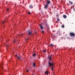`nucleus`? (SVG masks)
Listing matches in <instances>:
<instances>
[{
  "label": "nucleus",
  "mask_w": 75,
  "mask_h": 75,
  "mask_svg": "<svg viewBox=\"0 0 75 75\" xmlns=\"http://www.w3.org/2000/svg\"><path fill=\"white\" fill-rule=\"evenodd\" d=\"M44 31H42V33H44Z\"/></svg>",
  "instance_id": "28"
},
{
  "label": "nucleus",
  "mask_w": 75,
  "mask_h": 75,
  "mask_svg": "<svg viewBox=\"0 0 75 75\" xmlns=\"http://www.w3.org/2000/svg\"><path fill=\"white\" fill-rule=\"evenodd\" d=\"M50 1H47V4H50Z\"/></svg>",
  "instance_id": "8"
},
{
  "label": "nucleus",
  "mask_w": 75,
  "mask_h": 75,
  "mask_svg": "<svg viewBox=\"0 0 75 75\" xmlns=\"http://www.w3.org/2000/svg\"><path fill=\"white\" fill-rule=\"evenodd\" d=\"M43 52H46V50H44L43 51Z\"/></svg>",
  "instance_id": "18"
},
{
  "label": "nucleus",
  "mask_w": 75,
  "mask_h": 75,
  "mask_svg": "<svg viewBox=\"0 0 75 75\" xmlns=\"http://www.w3.org/2000/svg\"><path fill=\"white\" fill-rule=\"evenodd\" d=\"M50 47H52L53 46H54V45L52 44H51L50 45Z\"/></svg>",
  "instance_id": "16"
},
{
  "label": "nucleus",
  "mask_w": 75,
  "mask_h": 75,
  "mask_svg": "<svg viewBox=\"0 0 75 75\" xmlns=\"http://www.w3.org/2000/svg\"><path fill=\"white\" fill-rule=\"evenodd\" d=\"M26 71L27 72H28V71H29L28 70H26Z\"/></svg>",
  "instance_id": "25"
},
{
  "label": "nucleus",
  "mask_w": 75,
  "mask_h": 75,
  "mask_svg": "<svg viewBox=\"0 0 75 75\" xmlns=\"http://www.w3.org/2000/svg\"><path fill=\"white\" fill-rule=\"evenodd\" d=\"M63 17H64L65 18H67V16L65 15H64L63 16Z\"/></svg>",
  "instance_id": "12"
},
{
  "label": "nucleus",
  "mask_w": 75,
  "mask_h": 75,
  "mask_svg": "<svg viewBox=\"0 0 75 75\" xmlns=\"http://www.w3.org/2000/svg\"><path fill=\"white\" fill-rule=\"evenodd\" d=\"M57 21H59V18H57Z\"/></svg>",
  "instance_id": "20"
},
{
  "label": "nucleus",
  "mask_w": 75,
  "mask_h": 75,
  "mask_svg": "<svg viewBox=\"0 0 75 75\" xmlns=\"http://www.w3.org/2000/svg\"><path fill=\"white\" fill-rule=\"evenodd\" d=\"M48 64L49 66H50V67H51V69L52 71H53V69H54V63H51V62H48Z\"/></svg>",
  "instance_id": "1"
},
{
  "label": "nucleus",
  "mask_w": 75,
  "mask_h": 75,
  "mask_svg": "<svg viewBox=\"0 0 75 75\" xmlns=\"http://www.w3.org/2000/svg\"><path fill=\"white\" fill-rule=\"evenodd\" d=\"M33 6H32V5H31L30 6V8H33Z\"/></svg>",
  "instance_id": "15"
},
{
  "label": "nucleus",
  "mask_w": 75,
  "mask_h": 75,
  "mask_svg": "<svg viewBox=\"0 0 75 75\" xmlns=\"http://www.w3.org/2000/svg\"><path fill=\"white\" fill-rule=\"evenodd\" d=\"M74 11H75V9H74Z\"/></svg>",
  "instance_id": "29"
},
{
  "label": "nucleus",
  "mask_w": 75,
  "mask_h": 75,
  "mask_svg": "<svg viewBox=\"0 0 75 75\" xmlns=\"http://www.w3.org/2000/svg\"><path fill=\"white\" fill-rule=\"evenodd\" d=\"M6 49L7 50V48Z\"/></svg>",
  "instance_id": "32"
},
{
  "label": "nucleus",
  "mask_w": 75,
  "mask_h": 75,
  "mask_svg": "<svg viewBox=\"0 0 75 75\" xmlns=\"http://www.w3.org/2000/svg\"><path fill=\"white\" fill-rule=\"evenodd\" d=\"M49 59L50 60V61H51V56H50L49 57Z\"/></svg>",
  "instance_id": "7"
},
{
  "label": "nucleus",
  "mask_w": 75,
  "mask_h": 75,
  "mask_svg": "<svg viewBox=\"0 0 75 75\" xmlns=\"http://www.w3.org/2000/svg\"><path fill=\"white\" fill-rule=\"evenodd\" d=\"M53 31L54 32L55 31Z\"/></svg>",
  "instance_id": "30"
},
{
  "label": "nucleus",
  "mask_w": 75,
  "mask_h": 75,
  "mask_svg": "<svg viewBox=\"0 0 75 75\" xmlns=\"http://www.w3.org/2000/svg\"><path fill=\"white\" fill-rule=\"evenodd\" d=\"M70 35L71 36H72V37H74V36H75V34L73 33H71L70 34Z\"/></svg>",
  "instance_id": "2"
},
{
  "label": "nucleus",
  "mask_w": 75,
  "mask_h": 75,
  "mask_svg": "<svg viewBox=\"0 0 75 75\" xmlns=\"http://www.w3.org/2000/svg\"><path fill=\"white\" fill-rule=\"evenodd\" d=\"M28 34L29 35H31V34H32V32H31V31H28Z\"/></svg>",
  "instance_id": "4"
},
{
  "label": "nucleus",
  "mask_w": 75,
  "mask_h": 75,
  "mask_svg": "<svg viewBox=\"0 0 75 75\" xmlns=\"http://www.w3.org/2000/svg\"><path fill=\"white\" fill-rule=\"evenodd\" d=\"M35 33H36V32H35Z\"/></svg>",
  "instance_id": "31"
},
{
  "label": "nucleus",
  "mask_w": 75,
  "mask_h": 75,
  "mask_svg": "<svg viewBox=\"0 0 75 75\" xmlns=\"http://www.w3.org/2000/svg\"><path fill=\"white\" fill-rule=\"evenodd\" d=\"M33 57H35V56H36V54H34L33 55Z\"/></svg>",
  "instance_id": "17"
},
{
  "label": "nucleus",
  "mask_w": 75,
  "mask_h": 75,
  "mask_svg": "<svg viewBox=\"0 0 75 75\" xmlns=\"http://www.w3.org/2000/svg\"><path fill=\"white\" fill-rule=\"evenodd\" d=\"M6 23L5 21H4L2 22L3 24H4V23Z\"/></svg>",
  "instance_id": "21"
},
{
  "label": "nucleus",
  "mask_w": 75,
  "mask_h": 75,
  "mask_svg": "<svg viewBox=\"0 0 75 75\" xmlns=\"http://www.w3.org/2000/svg\"><path fill=\"white\" fill-rule=\"evenodd\" d=\"M28 14H31V13H30V12H28Z\"/></svg>",
  "instance_id": "24"
},
{
  "label": "nucleus",
  "mask_w": 75,
  "mask_h": 75,
  "mask_svg": "<svg viewBox=\"0 0 75 75\" xmlns=\"http://www.w3.org/2000/svg\"><path fill=\"white\" fill-rule=\"evenodd\" d=\"M62 28H64V25H63L62 26Z\"/></svg>",
  "instance_id": "22"
},
{
  "label": "nucleus",
  "mask_w": 75,
  "mask_h": 75,
  "mask_svg": "<svg viewBox=\"0 0 75 75\" xmlns=\"http://www.w3.org/2000/svg\"><path fill=\"white\" fill-rule=\"evenodd\" d=\"M25 40L26 41H27V40H28V38H27V39H26Z\"/></svg>",
  "instance_id": "19"
},
{
  "label": "nucleus",
  "mask_w": 75,
  "mask_h": 75,
  "mask_svg": "<svg viewBox=\"0 0 75 75\" xmlns=\"http://www.w3.org/2000/svg\"><path fill=\"white\" fill-rule=\"evenodd\" d=\"M13 42H16V40H14L13 41Z\"/></svg>",
  "instance_id": "26"
},
{
  "label": "nucleus",
  "mask_w": 75,
  "mask_h": 75,
  "mask_svg": "<svg viewBox=\"0 0 75 75\" xmlns=\"http://www.w3.org/2000/svg\"><path fill=\"white\" fill-rule=\"evenodd\" d=\"M33 66L34 67H35V63H34L33 64Z\"/></svg>",
  "instance_id": "13"
},
{
  "label": "nucleus",
  "mask_w": 75,
  "mask_h": 75,
  "mask_svg": "<svg viewBox=\"0 0 75 75\" xmlns=\"http://www.w3.org/2000/svg\"><path fill=\"white\" fill-rule=\"evenodd\" d=\"M40 27L41 29L42 30H43V28H44L43 27V26H42L41 25H40Z\"/></svg>",
  "instance_id": "5"
},
{
  "label": "nucleus",
  "mask_w": 75,
  "mask_h": 75,
  "mask_svg": "<svg viewBox=\"0 0 75 75\" xmlns=\"http://www.w3.org/2000/svg\"><path fill=\"white\" fill-rule=\"evenodd\" d=\"M47 7H48V4H46L45 6V7L44 8H47Z\"/></svg>",
  "instance_id": "10"
},
{
  "label": "nucleus",
  "mask_w": 75,
  "mask_h": 75,
  "mask_svg": "<svg viewBox=\"0 0 75 75\" xmlns=\"http://www.w3.org/2000/svg\"><path fill=\"white\" fill-rule=\"evenodd\" d=\"M9 10V9L8 8L7 10H6L7 11H8Z\"/></svg>",
  "instance_id": "23"
},
{
  "label": "nucleus",
  "mask_w": 75,
  "mask_h": 75,
  "mask_svg": "<svg viewBox=\"0 0 75 75\" xmlns=\"http://www.w3.org/2000/svg\"><path fill=\"white\" fill-rule=\"evenodd\" d=\"M45 74L46 75H48V71H46L45 72Z\"/></svg>",
  "instance_id": "9"
},
{
  "label": "nucleus",
  "mask_w": 75,
  "mask_h": 75,
  "mask_svg": "<svg viewBox=\"0 0 75 75\" xmlns=\"http://www.w3.org/2000/svg\"><path fill=\"white\" fill-rule=\"evenodd\" d=\"M3 65V63H2L1 64H0V69H3V67H2Z\"/></svg>",
  "instance_id": "3"
},
{
  "label": "nucleus",
  "mask_w": 75,
  "mask_h": 75,
  "mask_svg": "<svg viewBox=\"0 0 75 75\" xmlns=\"http://www.w3.org/2000/svg\"><path fill=\"white\" fill-rule=\"evenodd\" d=\"M23 35V34H22L21 35H19L20 37H21Z\"/></svg>",
  "instance_id": "14"
},
{
  "label": "nucleus",
  "mask_w": 75,
  "mask_h": 75,
  "mask_svg": "<svg viewBox=\"0 0 75 75\" xmlns=\"http://www.w3.org/2000/svg\"><path fill=\"white\" fill-rule=\"evenodd\" d=\"M69 3H70V4H73V2L71 1H69Z\"/></svg>",
  "instance_id": "11"
},
{
  "label": "nucleus",
  "mask_w": 75,
  "mask_h": 75,
  "mask_svg": "<svg viewBox=\"0 0 75 75\" xmlns=\"http://www.w3.org/2000/svg\"><path fill=\"white\" fill-rule=\"evenodd\" d=\"M15 57H17V58H18V59H21V58H20V57L17 56V55H16Z\"/></svg>",
  "instance_id": "6"
},
{
  "label": "nucleus",
  "mask_w": 75,
  "mask_h": 75,
  "mask_svg": "<svg viewBox=\"0 0 75 75\" xmlns=\"http://www.w3.org/2000/svg\"><path fill=\"white\" fill-rule=\"evenodd\" d=\"M6 47H8V45H6Z\"/></svg>",
  "instance_id": "27"
}]
</instances>
